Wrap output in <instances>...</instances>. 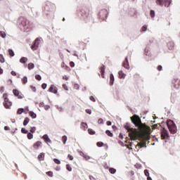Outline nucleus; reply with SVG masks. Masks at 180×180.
Returning <instances> with one entry per match:
<instances>
[{
	"mask_svg": "<svg viewBox=\"0 0 180 180\" xmlns=\"http://www.w3.org/2000/svg\"><path fill=\"white\" fill-rule=\"evenodd\" d=\"M161 139L162 140H167L169 139V135L168 134V131L167 129H163L161 132Z\"/></svg>",
	"mask_w": 180,
	"mask_h": 180,
	"instance_id": "nucleus-9",
	"label": "nucleus"
},
{
	"mask_svg": "<svg viewBox=\"0 0 180 180\" xmlns=\"http://www.w3.org/2000/svg\"><path fill=\"white\" fill-rule=\"evenodd\" d=\"M141 30H142V32H146L147 31V25H143L141 27Z\"/></svg>",
	"mask_w": 180,
	"mask_h": 180,
	"instance_id": "nucleus-46",
	"label": "nucleus"
},
{
	"mask_svg": "<svg viewBox=\"0 0 180 180\" xmlns=\"http://www.w3.org/2000/svg\"><path fill=\"white\" fill-rule=\"evenodd\" d=\"M42 139L44 140L45 143H46V144H51V139H50V138L49 137V135L47 134H44L42 136Z\"/></svg>",
	"mask_w": 180,
	"mask_h": 180,
	"instance_id": "nucleus-16",
	"label": "nucleus"
},
{
	"mask_svg": "<svg viewBox=\"0 0 180 180\" xmlns=\"http://www.w3.org/2000/svg\"><path fill=\"white\" fill-rule=\"evenodd\" d=\"M30 131H31V133H34L36 131V127H31Z\"/></svg>",
	"mask_w": 180,
	"mask_h": 180,
	"instance_id": "nucleus-45",
	"label": "nucleus"
},
{
	"mask_svg": "<svg viewBox=\"0 0 180 180\" xmlns=\"http://www.w3.org/2000/svg\"><path fill=\"white\" fill-rule=\"evenodd\" d=\"M41 144H42L41 141H38L33 144L32 147H33L34 150H39V148L41 147Z\"/></svg>",
	"mask_w": 180,
	"mask_h": 180,
	"instance_id": "nucleus-14",
	"label": "nucleus"
},
{
	"mask_svg": "<svg viewBox=\"0 0 180 180\" xmlns=\"http://www.w3.org/2000/svg\"><path fill=\"white\" fill-rule=\"evenodd\" d=\"M21 81H22L23 85H26V84H27V77L25 76L24 77H22Z\"/></svg>",
	"mask_w": 180,
	"mask_h": 180,
	"instance_id": "nucleus-25",
	"label": "nucleus"
},
{
	"mask_svg": "<svg viewBox=\"0 0 180 180\" xmlns=\"http://www.w3.org/2000/svg\"><path fill=\"white\" fill-rule=\"evenodd\" d=\"M109 172H110V174H115L116 173V169H115V168H110L109 169Z\"/></svg>",
	"mask_w": 180,
	"mask_h": 180,
	"instance_id": "nucleus-34",
	"label": "nucleus"
},
{
	"mask_svg": "<svg viewBox=\"0 0 180 180\" xmlns=\"http://www.w3.org/2000/svg\"><path fill=\"white\" fill-rule=\"evenodd\" d=\"M106 124H107V126H112V122L107 121Z\"/></svg>",
	"mask_w": 180,
	"mask_h": 180,
	"instance_id": "nucleus-59",
	"label": "nucleus"
},
{
	"mask_svg": "<svg viewBox=\"0 0 180 180\" xmlns=\"http://www.w3.org/2000/svg\"><path fill=\"white\" fill-rule=\"evenodd\" d=\"M131 120L139 131V140L141 141H148V140H150V134H151V128L146 124H143L141 119H140V117L137 115H134L131 117Z\"/></svg>",
	"mask_w": 180,
	"mask_h": 180,
	"instance_id": "nucleus-1",
	"label": "nucleus"
},
{
	"mask_svg": "<svg viewBox=\"0 0 180 180\" xmlns=\"http://www.w3.org/2000/svg\"><path fill=\"white\" fill-rule=\"evenodd\" d=\"M21 132L23 134H27L29 133V131H27L25 128H22L21 129Z\"/></svg>",
	"mask_w": 180,
	"mask_h": 180,
	"instance_id": "nucleus-32",
	"label": "nucleus"
},
{
	"mask_svg": "<svg viewBox=\"0 0 180 180\" xmlns=\"http://www.w3.org/2000/svg\"><path fill=\"white\" fill-rule=\"evenodd\" d=\"M29 115L32 119H36V117H37V115L33 111H29Z\"/></svg>",
	"mask_w": 180,
	"mask_h": 180,
	"instance_id": "nucleus-21",
	"label": "nucleus"
},
{
	"mask_svg": "<svg viewBox=\"0 0 180 180\" xmlns=\"http://www.w3.org/2000/svg\"><path fill=\"white\" fill-rule=\"evenodd\" d=\"M21 25L23 26L24 29H30V27H32V23H30V21L24 18H22V20H21Z\"/></svg>",
	"mask_w": 180,
	"mask_h": 180,
	"instance_id": "nucleus-8",
	"label": "nucleus"
},
{
	"mask_svg": "<svg viewBox=\"0 0 180 180\" xmlns=\"http://www.w3.org/2000/svg\"><path fill=\"white\" fill-rule=\"evenodd\" d=\"M105 134H107V136H108L109 137H113V134L112 132H110V131L109 130H106L105 131Z\"/></svg>",
	"mask_w": 180,
	"mask_h": 180,
	"instance_id": "nucleus-29",
	"label": "nucleus"
},
{
	"mask_svg": "<svg viewBox=\"0 0 180 180\" xmlns=\"http://www.w3.org/2000/svg\"><path fill=\"white\" fill-rule=\"evenodd\" d=\"M53 162H55V164H58V165H60V164H61V161H60V160L58 159H53Z\"/></svg>",
	"mask_w": 180,
	"mask_h": 180,
	"instance_id": "nucleus-36",
	"label": "nucleus"
},
{
	"mask_svg": "<svg viewBox=\"0 0 180 180\" xmlns=\"http://www.w3.org/2000/svg\"><path fill=\"white\" fill-rule=\"evenodd\" d=\"M3 99L4 103L3 105L6 109H11V107L12 106V102L9 101V98H8V94H3Z\"/></svg>",
	"mask_w": 180,
	"mask_h": 180,
	"instance_id": "nucleus-5",
	"label": "nucleus"
},
{
	"mask_svg": "<svg viewBox=\"0 0 180 180\" xmlns=\"http://www.w3.org/2000/svg\"><path fill=\"white\" fill-rule=\"evenodd\" d=\"M40 39L39 38H37L33 44L31 46L32 50L34 51V50H37V49H39V45L40 44Z\"/></svg>",
	"mask_w": 180,
	"mask_h": 180,
	"instance_id": "nucleus-10",
	"label": "nucleus"
},
{
	"mask_svg": "<svg viewBox=\"0 0 180 180\" xmlns=\"http://www.w3.org/2000/svg\"><path fill=\"white\" fill-rule=\"evenodd\" d=\"M153 129H157V124H154V125L153 126Z\"/></svg>",
	"mask_w": 180,
	"mask_h": 180,
	"instance_id": "nucleus-64",
	"label": "nucleus"
},
{
	"mask_svg": "<svg viewBox=\"0 0 180 180\" xmlns=\"http://www.w3.org/2000/svg\"><path fill=\"white\" fill-rule=\"evenodd\" d=\"M115 83V76H113V74H110V85L112 86L113 84Z\"/></svg>",
	"mask_w": 180,
	"mask_h": 180,
	"instance_id": "nucleus-18",
	"label": "nucleus"
},
{
	"mask_svg": "<svg viewBox=\"0 0 180 180\" xmlns=\"http://www.w3.org/2000/svg\"><path fill=\"white\" fill-rule=\"evenodd\" d=\"M161 70H162V66L158 65V71H161Z\"/></svg>",
	"mask_w": 180,
	"mask_h": 180,
	"instance_id": "nucleus-60",
	"label": "nucleus"
},
{
	"mask_svg": "<svg viewBox=\"0 0 180 180\" xmlns=\"http://www.w3.org/2000/svg\"><path fill=\"white\" fill-rule=\"evenodd\" d=\"M35 79H37V81H41V76L37 75H35Z\"/></svg>",
	"mask_w": 180,
	"mask_h": 180,
	"instance_id": "nucleus-40",
	"label": "nucleus"
},
{
	"mask_svg": "<svg viewBox=\"0 0 180 180\" xmlns=\"http://www.w3.org/2000/svg\"><path fill=\"white\" fill-rule=\"evenodd\" d=\"M119 137H120V139H123V134H120Z\"/></svg>",
	"mask_w": 180,
	"mask_h": 180,
	"instance_id": "nucleus-63",
	"label": "nucleus"
},
{
	"mask_svg": "<svg viewBox=\"0 0 180 180\" xmlns=\"http://www.w3.org/2000/svg\"><path fill=\"white\" fill-rule=\"evenodd\" d=\"M63 79H65V81H68V77H67V75H64L63 77Z\"/></svg>",
	"mask_w": 180,
	"mask_h": 180,
	"instance_id": "nucleus-58",
	"label": "nucleus"
},
{
	"mask_svg": "<svg viewBox=\"0 0 180 180\" xmlns=\"http://www.w3.org/2000/svg\"><path fill=\"white\" fill-rule=\"evenodd\" d=\"M66 169H68V171H70V172L72 171V167H71V165H66Z\"/></svg>",
	"mask_w": 180,
	"mask_h": 180,
	"instance_id": "nucleus-41",
	"label": "nucleus"
},
{
	"mask_svg": "<svg viewBox=\"0 0 180 180\" xmlns=\"http://www.w3.org/2000/svg\"><path fill=\"white\" fill-rule=\"evenodd\" d=\"M5 91V87H4V86H1V88H0V92H1V94H4V91Z\"/></svg>",
	"mask_w": 180,
	"mask_h": 180,
	"instance_id": "nucleus-55",
	"label": "nucleus"
},
{
	"mask_svg": "<svg viewBox=\"0 0 180 180\" xmlns=\"http://www.w3.org/2000/svg\"><path fill=\"white\" fill-rule=\"evenodd\" d=\"M122 67H124V68H126L127 70L130 69V65H129V60L127 59V58H125V60L122 63Z\"/></svg>",
	"mask_w": 180,
	"mask_h": 180,
	"instance_id": "nucleus-15",
	"label": "nucleus"
},
{
	"mask_svg": "<svg viewBox=\"0 0 180 180\" xmlns=\"http://www.w3.org/2000/svg\"><path fill=\"white\" fill-rule=\"evenodd\" d=\"M86 113H88L89 115H91V113H92V110H91V109H86Z\"/></svg>",
	"mask_w": 180,
	"mask_h": 180,
	"instance_id": "nucleus-51",
	"label": "nucleus"
},
{
	"mask_svg": "<svg viewBox=\"0 0 180 180\" xmlns=\"http://www.w3.org/2000/svg\"><path fill=\"white\" fill-rule=\"evenodd\" d=\"M5 61V58H4V56L2 54H0V62L4 63Z\"/></svg>",
	"mask_w": 180,
	"mask_h": 180,
	"instance_id": "nucleus-39",
	"label": "nucleus"
},
{
	"mask_svg": "<svg viewBox=\"0 0 180 180\" xmlns=\"http://www.w3.org/2000/svg\"><path fill=\"white\" fill-rule=\"evenodd\" d=\"M150 15L151 18H154L155 16V11H154V10H151Z\"/></svg>",
	"mask_w": 180,
	"mask_h": 180,
	"instance_id": "nucleus-35",
	"label": "nucleus"
},
{
	"mask_svg": "<svg viewBox=\"0 0 180 180\" xmlns=\"http://www.w3.org/2000/svg\"><path fill=\"white\" fill-rule=\"evenodd\" d=\"M174 46H175V44H174L173 41H169L167 44V46L169 47V50H174Z\"/></svg>",
	"mask_w": 180,
	"mask_h": 180,
	"instance_id": "nucleus-19",
	"label": "nucleus"
},
{
	"mask_svg": "<svg viewBox=\"0 0 180 180\" xmlns=\"http://www.w3.org/2000/svg\"><path fill=\"white\" fill-rule=\"evenodd\" d=\"M70 66L72 67V68H74L75 67V63L72 61L70 62Z\"/></svg>",
	"mask_w": 180,
	"mask_h": 180,
	"instance_id": "nucleus-53",
	"label": "nucleus"
},
{
	"mask_svg": "<svg viewBox=\"0 0 180 180\" xmlns=\"http://www.w3.org/2000/svg\"><path fill=\"white\" fill-rule=\"evenodd\" d=\"M63 89H65V91H68V86H67V84H63Z\"/></svg>",
	"mask_w": 180,
	"mask_h": 180,
	"instance_id": "nucleus-47",
	"label": "nucleus"
},
{
	"mask_svg": "<svg viewBox=\"0 0 180 180\" xmlns=\"http://www.w3.org/2000/svg\"><path fill=\"white\" fill-rule=\"evenodd\" d=\"M8 53L11 57H13L15 56V52H13V50L12 49H8Z\"/></svg>",
	"mask_w": 180,
	"mask_h": 180,
	"instance_id": "nucleus-31",
	"label": "nucleus"
},
{
	"mask_svg": "<svg viewBox=\"0 0 180 180\" xmlns=\"http://www.w3.org/2000/svg\"><path fill=\"white\" fill-rule=\"evenodd\" d=\"M144 174L146 175V176H150V173L148 172V169H145L144 170Z\"/></svg>",
	"mask_w": 180,
	"mask_h": 180,
	"instance_id": "nucleus-42",
	"label": "nucleus"
},
{
	"mask_svg": "<svg viewBox=\"0 0 180 180\" xmlns=\"http://www.w3.org/2000/svg\"><path fill=\"white\" fill-rule=\"evenodd\" d=\"M11 75H13V77H16V72H15V71H11Z\"/></svg>",
	"mask_w": 180,
	"mask_h": 180,
	"instance_id": "nucleus-57",
	"label": "nucleus"
},
{
	"mask_svg": "<svg viewBox=\"0 0 180 180\" xmlns=\"http://www.w3.org/2000/svg\"><path fill=\"white\" fill-rule=\"evenodd\" d=\"M98 123L99 124H102V123H103V120L102 118L98 119Z\"/></svg>",
	"mask_w": 180,
	"mask_h": 180,
	"instance_id": "nucleus-54",
	"label": "nucleus"
},
{
	"mask_svg": "<svg viewBox=\"0 0 180 180\" xmlns=\"http://www.w3.org/2000/svg\"><path fill=\"white\" fill-rule=\"evenodd\" d=\"M167 126L172 134H175V133H176V125H175L174 121L168 120L167 122Z\"/></svg>",
	"mask_w": 180,
	"mask_h": 180,
	"instance_id": "nucleus-3",
	"label": "nucleus"
},
{
	"mask_svg": "<svg viewBox=\"0 0 180 180\" xmlns=\"http://www.w3.org/2000/svg\"><path fill=\"white\" fill-rule=\"evenodd\" d=\"M90 101H91L92 102H96V100L95 99V98L93 96H91L89 98Z\"/></svg>",
	"mask_w": 180,
	"mask_h": 180,
	"instance_id": "nucleus-49",
	"label": "nucleus"
},
{
	"mask_svg": "<svg viewBox=\"0 0 180 180\" xmlns=\"http://www.w3.org/2000/svg\"><path fill=\"white\" fill-rule=\"evenodd\" d=\"M4 130H6V131L11 130V128H9V127H8V126H6V127H4Z\"/></svg>",
	"mask_w": 180,
	"mask_h": 180,
	"instance_id": "nucleus-62",
	"label": "nucleus"
},
{
	"mask_svg": "<svg viewBox=\"0 0 180 180\" xmlns=\"http://www.w3.org/2000/svg\"><path fill=\"white\" fill-rule=\"evenodd\" d=\"M105 65H103V67L100 68V73L102 78H105Z\"/></svg>",
	"mask_w": 180,
	"mask_h": 180,
	"instance_id": "nucleus-17",
	"label": "nucleus"
},
{
	"mask_svg": "<svg viewBox=\"0 0 180 180\" xmlns=\"http://www.w3.org/2000/svg\"><path fill=\"white\" fill-rule=\"evenodd\" d=\"M81 15L84 19H91L92 11L89 8H85L81 11Z\"/></svg>",
	"mask_w": 180,
	"mask_h": 180,
	"instance_id": "nucleus-7",
	"label": "nucleus"
},
{
	"mask_svg": "<svg viewBox=\"0 0 180 180\" xmlns=\"http://www.w3.org/2000/svg\"><path fill=\"white\" fill-rule=\"evenodd\" d=\"M146 146H147V143H146V141L139 142L136 146V149L137 150V151H139L140 148H143V147H146Z\"/></svg>",
	"mask_w": 180,
	"mask_h": 180,
	"instance_id": "nucleus-13",
	"label": "nucleus"
},
{
	"mask_svg": "<svg viewBox=\"0 0 180 180\" xmlns=\"http://www.w3.org/2000/svg\"><path fill=\"white\" fill-rule=\"evenodd\" d=\"M155 4L159 6L168 8L169 7V5H171V0H155Z\"/></svg>",
	"mask_w": 180,
	"mask_h": 180,
	"instance_id": "nucleus-6",
	"label": "nucleus"
},
{
	"mask_svg": "<svg viewBox=\"0 0 180 180\" xmlns=\"http://www.w3.org/2000/svg\"><path fill=\"white\" fill-rule=\"evenodd\" d=\"M82 127H84V129H87L88 124L85 122H82Z\"/></svg>",
	"mask_w": 180,
	"mask_h": 180,
	"instance_id": "nucleus-43",
	"label": "nucleus"
},
{
	"mask_svg": "<svg viewBox=\"0 0 180 180\" xmlns=\"http://www.w3.org/2000/svg\"><path fill=\"white\" fill-rule=\"evenodd\" d=\"M49 92H51L52 94H57L58 92V89L57 86H54V84H51L49 89Z\"/></svg>",
	"mask_w": 180,
	"mask_h": 180,
	"instance_id": "nucleus-12",
	"label": "nucleus"
},
{
	"mask_svg": "<svg viewBox=\"0 0 180 180\" xmlns=\"http://www.w3.org/2000/svg\"><path fill=\"white\" fill-rule=\"evenodd\" d=\"M88 131H89V133L90 134H91L92 136H93L94 134H95V131H94V129H88Z\"/></svg>",
	"mask_w": 180,
	"mask_h": 180,
	"instance_id": "nucleus-38",
	"label": "nucleus"
},
{
	"mask_svg": "<svg viewBox=\"0 0 180 180\" xmlns=\"http://www.w3.org/2000/svg\"><path fill=\"white\" fill-rule=\"evenodd\" d=\"M119 78L124 79L126 77V74L123 72V71L120 70L118 72Z\"/></svg>",
	"mask_w": 180,
	"mask_h": 180,
	"instance_id": "nucleus-20",
	"label": "nucleus"
},
{
	"mask_svg": "<svg viewBox=\"0 0 180 180\" xmlns=\"http://www.w3.org/2000/svg\"><path fill=\"white\" fill-rule=\"evenodd\" d=\"M68 158H69L70 161H72V160H74V156L71 155H68Z\"/></svg>",
	"mask_w": 180,
	"mask_h": 180,
	"instance_id": "nucleus-50",
	"label": "nucleus"
},
{
	"mask_svg": "<svg viewBox=\"0 0 180 180\" xmlns=\"http://www.w3.org/2000/svg\"><path fill=\"white\" fill-rule=\"evenodd\" d=\"M124 127L129 132V136L131 140L136 141V140L139 139V134L137 133V129L131 128L130 126H129L128 124H126L125 126H124Z\"/></svg>",
	"mask_w": 180,
	"mask_h": 180,
	"instance_id": "nucleus-2",
	"label": "nucleus"
},
{
	"mask_svg": "<svg viewBox=\"0 0 180 180\" xmlns=\"http://www.w3.org/2000/svg\"><path fill=\"white\" fill-rule=\"evenodd\" d=\"M0 36L3 37V39H5V37H6V33L4 31H0Z\"/></svg>",
	"mask_w": 180,
	"mask_h": 180,
	"instance_id": "nucleus-28",
	"label": "nucleus"
},
{
	"mask_svg": "<svg viewBox=\"0 0 180 180\" xmlns=\"http://www.w3.org/2000/svg\"><path fill=\"white\" fill-rule=\"evenodd\" d=\"M13 94L15 96H17L18 99H23L24 98L23 94L20 91H19V90L18 89H13Z\"/></svg>",
	"mask_w": 180,
	"mask_h": 180,
	"instance_id": "nucleus-11",
	"label": "nucleus"
},
{
	"mask_svg": "<svg viewBox=\"0 0 180 180\" xmlns=\"http://www.w3.org/2000/svg\"><path fill=\"white\" fill-rule=\"evenodd\" d=\"M96 146H97L98 147H103V146H105V143H103V142H98V143H96Z\"/></svg>",
	"mask_w": 180,
	"mask_h": 180,
	"instance_id": "nucleus-37",
	"label": "nucleus"
},
{
	"mask_svg": "<svg viewBox=\"0 0 180 180\" xmlns=\"http://www.w3.org/2000/svg\"><path fill=\"white\" fill-rule=\"evenodd\" d=\"M20 62L22 64H26V63H27V58H26V57L21 58L20 60Z\"/></svg>",
	"mask_w": 180,
	"mask_h": 180,
	"instance_id": "nucleus-24",
	"label": "nucleus"
},
{
	"mask_svg": "<svg viewBox=\"0 0 180 180\" xmlns=\"http://www.w3.org/2000/svg\"><path fill=\"white\" fill-rule=\"evenodd\" d=\"M67 140H68L67 136H63L62 138V141L63 144H65V143H67Z\"/></svg>",
	"mask_w": 180,
	"mask_h": 180,
	"instance_id": "nucleus-33",
	"label": "nucleus"
},
{
	"mask_svg": "<svg viewBox=\"0 0 180 180\" xmlns=\"http://www.w3.org/2000/svg\"><path fill=\"white\" fill-rule=\"evenodd\" d=\"M39 161H44V153H41L38 155Z\"/></svg>",
	"mask_w": 180,
	"mask_h": 180,
	"instance_id": "nucleus-22",
	"label": "nucleus"
},
{
	"mask_svg": "<svg viewBox=\"0 0 180 180\" xmlns=\"http://www.w3.org/2000/svg\"><path fill=\"white\" fill-rule=\"evenodd\" d=\"M42 89H46L47 88V84L44 83L41 84Z\"/></svg>",
	"mask_w": 180,
	"mask_h": 180,
	"instance_id": "nucleus-48",
	"label": "nucleus"
},
{
	"mask_svg": "<svg viewBox=\"0 0 180 180\" xmlns=\"http://www.w3.org/2000/svg\"><path fill=\"white\" fill-rule=\"evenodd\" d=\"M30 88H31L32 92H36L37 89H36V87H35V86H30Z\"/></svg>",
	"mask_w": 180,
	"mask_h": 180,
	"instance_id": "nucleus-52",
	"label": "nucleus"
},
{
	"mask_svg": "<svg viewBox=\"0 0 180 180\" xmlns=\"http://www.w3.org/2000/svg\"><path fill=\"white\" fill-rule=\"evenodd\" d=\"M33 68H34V63H29L28 64V70H33Z\"/></svg>",
	"mask_w": 180,
	"mask_h": 180,
	"instance_id": "nucleus-30",
	"label": "nucleus"
},
{
	"mask_svg": "<svg viewBox=\"0 0 180 180\" xmlns=\"http://www.w3.org/2000/svg\"><path fill=\"white\" fill-rule=\"evenodd\" d=\"M30 122V118L29 117H25L24 121H23V126H27V124Z\"/></svg>",
	"mask_w": 180,
	"mask_h": 180,
	"instance_id": "nucleus-23",
	"label": "nucleus"
},
{
	"mask_svg": "<svg viewBox=\"0 0 180 180\" xmlns=\"http://www.w3.org/2000/svg\"><path fill=\"white\" fill-rule=\"evenodd\" d=\"M89 179H91V180H96V179L95 177H94V176H89Z\"/></svg>",
	"mask_w": 180,
	"mask_h": 180,
	"instance_id": "nucleus-61",
	"label": "nucleus"
},
{
	"mask_svg": "<svg viewBox=\"0 0 180 180\" xmlns=\"http://www.w3.org/2000/svg\"><path fill=\"white\" fill-rule=\"evenodd\" d=\"M56 9V5L52 4L50 1L45 2L44 6H43V11H46L47 12H51Z\"/></svg>",
	"mask_w": 180,
	"mask_h": 180,
	"instance_id": "nucleus-4",
	"label": "nucleus"
},
{
	"mask_svg": "<svg viewBox=\"0 0 180 180\" xmlns=\"http://www.w3.org/2000/svg\"><path fill=\"white\" fill-rule=\"evenodd\" d=\"M25 112V109L19 108L17 111V115H22Z\"/></svg>",
	"mask_w": 180,
	"mask_h": 180,
	"instance_id": "nucleus-27",
	"label": "nucleus"
},
{
	"mask_svg": "<svg viewBox=\"0 0 180 180\" xmlns=\"http://www.w3.org/2000/svg\"><path fill=\"white\" fill-rule=\"evenodd\" d=\"M46 175H48V176L53 177V172L51 171L47 172Z\"/></svg>",
	"mask_w": 180,
	"mask_h": 180,
	"instance_id": "nucleus-44",
	"label": "nucleus"
},
{
	"mask_svg": "<svg viewBox=\"0 0 180 180\" xmlns=\"http://www.w3.org/2000/svg\"><path fill=\"white\" fill-rule=\"evenodd\" d=\"M27 134V137L28 140H32V139H33V134L28 132Z\"/></svg>",
	"mask_w": 180,
	"mask_h": 180,
	"instance_id": "nucleus-26",
	"label": "nucleus"
},
{
	"mask_svg": "<svg viewBox=\"0 0 180 180\" xmlns=\"http://www.w3.org/2000/svg\"><path fill=\"white\" fill-rule=\"evenodd\" d=\"M149 51H150L148 50V49H147V48L145 49V54H146V56H148V52Z\"/></svg>",
	"mask_w": 180,
	"mask_h": 180,
	"instance_id": "nucleus-56",
	"label": "nucleus"
}]
</instances>
